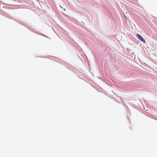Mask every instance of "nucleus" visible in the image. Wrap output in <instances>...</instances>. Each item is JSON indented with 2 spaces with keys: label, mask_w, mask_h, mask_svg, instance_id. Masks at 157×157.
<instances>
[{
  "label": "nucleus",
  "mask_w": 157,
  "mask_h": 157,
  "mask_svg": "<svg viewBox=\"0 0 157 157\" xmlns=\"http://www.w3.org/2000/svg\"><path fill=\"white\" fill-rule=\"evenodd\" d=\"M124 16H125V18H126V19H127V17L125 16V15H124Z\"/></svg>",
  "instance_id": "nucleus-2"
},
{
  "label": "nucleus",
  "mask_w": 157,
  "mask_h": 157,
  "mask_svg": "<svg viewBox=\"0 0 157 157\" xmlns=\"http://www.w3.org/2000/svg\"><path fill=\"white\" fill-rule=\"evenodd\" d=\"M136 36L138 38V39H139L140 41L143 42L144 43H146L145 40L143 38V37L140 35L138 34H137Z\"/></svg>",
  "instance_id": "nucleus-1"
}]
</instances>
